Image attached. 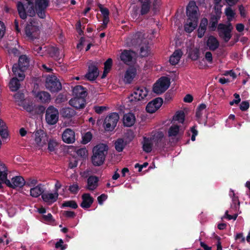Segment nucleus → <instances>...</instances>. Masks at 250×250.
<instances>
[{
  "label": "nucleus",
  "mask_w": 250,
  "mask_h": 250,
  "mask_svg": "<svg viewBox=\"0 0 250 250\" xmlns=\"http://www.w3.org/2000/svg\"><path fill=\"white\" fill-rule=\"evenodd\" d=\"M185 113L183 111H180L176 112L173 117V120L178 121L180 123H183L185 121Z\"/></svg>",
  "instance_id": "ea45409f"
},
{
  "label": "nucleus",
  "mask_w": 250,
  "mask_h": 250,
  "mask_svg": "<svg viewBox=\"0 0 250 250\" xmlns=\"http://www.w3.org/2000/svg\"><path fill=\"white\" fill-rule=\"evenodd\" d=\"M11 182L13 183V189L17 188H22L25 185V181L24 178L21 176H16L11 179Z\"/></svg>",
  "instance_id": "c85d7f7f"
},
{
  "label": "nucleus",
  "mask_w": 250,
  "mask_h": 250,
  "mask_svg": "<svg viewBox=\"0 0 250 250\" xmlns=\"http://www.w3.org/2000/svg\"><path fill=\"white\" fill-rule=\"evenodd\" d=\"M62 141L67 144H72L75 141V132L70 128H66L62 134Z\"/></svg>",
  "instance_id": "a211bd4d"
},
{
  "label": "nucleus",
  "mask_w": 250,
  "mask_h": 250,
  "mask_svg": "<svg viewBox=\"0 0 250 250\" xmlns=\"http://www.w3.org/2000/svg\"><path fill=\"white\" fill-rule=\"evenodd\" d=\"M233 27L231 23L227 22V24L220 23L217 26V32L219 36L222 38L225 42H228L232 37V31Z\"/></svg>",
  "instance_id": "423d86ee"
},
{
  "label": "nucleus",
  "mask_w": 250,
  "mask_h": 250,
  "mask_svg": "<svg viewBox=\"0 0 250 250\" xmlns=\"http://www.w3.org/2000/svg\"><path fill=\"white\" fill-rule=\"evenodd\" d=\"M48 53L50 56L55 60L60 61L62 57L60 55V51L58 48L54 46H51L48 49Z\"/></svg>",
  "instance_id": "72a5a7b5"
},
{
  "label": "nucleus",
  "mask_w": 250,
  "mask_h": 250,
  "mask_svg": "<svg viewBox=\"0 0 250 250\" xmlns=\"http://www.w3.org/2000/svg\"><path fill=\"white\" fill-rule=\"evenodd\" d=\"M92 133L88 131L84 134L82 137V143L83 144H86L89 143L92 139Z\"/></svg>",
  "instance_id": "37998d69"
},
{
  "label": "nucleus",
  "mask_w": 250,
  "mask_h": 250,
  "mask_svg": "<svg viewBox=\"0 0 250 250\" xmlns=\"http://www.w3.org/2000/svg\"><path fill=\"white\" fill-rule=\"evenodd\" d=\"M230 196L232 197L233 203L234 204L235 208H237L240 205V202L238 197L235 196V193L233 190L230 189L229 193Z\"/></svg>",
  "instance_id": "c03bdc74"
},
{
  "label": "nucleus",
  "mask_w": 250,
  "mask_h": 250,
  "mask_svg": "<svg viewBox=\"0 0 250 250\" xmlns=\"http://www.w3.org/2000/svg\"><path fill=\"white\" fill-rule=\"evenodd\" d=\"M153 146V142L150 137H143V149L146 153L150 152Z\"/></svg>",
  "instance_id": "cd10ccee"
},
{
  "label": "nucleus",
  "mask_w": 250,
  "mask_h": 250,
  "mask_svg": "<svg viewBox=\"0 0 250 250\" xmlns=\"http://www.w3.org/2000/svg\"><path fill=\"white\" fill-rule=\"evenodd\" d=\"M205 58L206 60L208 62H209V63L212 62V55L210 52H209V51L205 53Z\"/></svg>",
  "instance_id": "69168bd1"
},
{
  "label": "nucleus",
  "mask_w": 250,
  "mask_h": 250,
  "mask_svg": "<svg viewBox=\"0 0 250 250\" xmlns=\"http://www.w3.org/2000/svg\"><path fill=\"white\" fill-rule=\"evenodd\" d=\"M222 5H214V14H213V15H216L218 17H221V14H222Z\"/></svg>",
  "instance_id": "3c124183"
},
{
  "label": "nucleus",
  "mask_w": 250,
  "mask_h": 250,
  "mask_svg": "<svg viewBox=\"0 0 250 250\" xmlns=\"http://www.w3.org/2000/svg\"><path fill=\"white\" fill-rule=\"evenodd\" d=\"M62 208L69 207L73 209H76L78 207L76 202L74 200H69L64 201L62 204Z\"/></svg>",
  "instance_id": "79ce46f5"
},
{
  "label": "nucleus",
  "mask_w": 250,
  "mask_h": 250,
  "mask_svg": "<svg viewBox=\"0 0 250 250\" xmlns=\"http://www.w3.org/2000/svg\"><path fill=\"white\" fill-rule=\"evenodd\" d=\"M127 144V142L125 141L123 138H118L114 144L115 149L118 152H121L123 151Z\"/></svg>",
  "instance_id": "c9c22d12"
},
{
  "label": "nucleus",
  "mask_w": 250,
  "mask_h": 250,
  "mask_svg": "<svg viewBox=\"0 0 250 250\" xmlns=\"http://www.w3.org/2000/svg\"><path fill=\"white\" fill-rule=\"evenodd\" d=\"M119 116L117 113L113 112L107 116L104 122L103 126L106 131H112L116 127Z\"/></svg>",
  "instance_id": "9b49d317"
},
{
  "label": "nucleus",
  "mask_w": 250,
  "mask_h": 250,
  "mask_svg": "<svg viewBox=\"0 0 250 250\" xmlns=\"http://www.w3.org/2000/svg\"><path fill=\"white\" fill-rule=\"evenodd\" d=\"M150 137L153 142V145H154L155 149H162L165 147L166 143L163 132H155L154 134H152Z\"/></svg>",
  "instance_id": "ddd939ff"
},
{
  "label": "nucleus",
  "mask_w": 250,
  "mask_h": 250,
  "mask_svg": "<svg viewBox=\"0 0 250 250\" xmlns=\"http://www.w3.org/2000/svg\"><path fill=\"white\" fill-rule=\"evenodd\" d=\"M63 241L62 239H60L59 241H58L55 244V248L56 249H60L61 250H64L66 248V247L63 245Z\"/></svg>",
  "instance_id": "bf43d9fd"
},
{
  "label": "nucleus",
  "mask_w": 250,
  "mask_h": 250,
  "mask_svg": "<svg viewBox=\"0 0 250 250\" xmlns=\"http://www.w3.org/2000/svg\"><path fill=\"white\" fill-rule=\"evenodd\" d=\"M250 106V104L248 101H243L240 104V109L243 111H246Z\"/></svg>",
  "instance_id": "4d7b16f0"
},
{
  "label": "nucleus",
  "mask_w": 250,
  "mask_h": 250,
  "mask_svg": "<svg viewBox=\"0 0 250 250\" xmlns=\"http://www.w3.org/2000/svg\"><path fill=\"white\" fill-rule=\"evenodd\" d=\"M99 178L95 175H91L87 180L86 188L91 191L94 190L98 186Z\"/></svg>",
  "instance_id": "5701e85b"
},
{
  "label": "nucleus",
  "mask_w": 250,
  "mask_h": 250,
  "mask_svg": "<svg viewBox=\"0 0 250 250\" xmlns=\"http://www.w3.org/2000/svg\"><path fill=\"white\" fill-rule=\"evenodd\" d=\"M139 47H140V55L142 57L147 56L149 54V50L148 44L146 43V42H144Z\"/></svg>",
  "instance_id": "58836bf2"
},
{
  "label": "nucleus",
  "mask_w": 250,
  "mask_h": 250,
  "mask_svg": "<svg viewBox=\"0 0 250 250\" xmlns=\"http://www.w3.org/2000/svg\"><path fill=\"white\" fill-rule=\"evenodd\" d=\"M15 99L20 102H22L24 100V95L22 93H17L14 95Z\"/></svg>",
  "instance_id": "680f3d73"
},
{
  "label": "nucleus",
  "mask_w": 250,
  "mask_h": 250,
  "mask_svg": "<svg viewBox=\"0 0 250 250\" xmlns=\"http://www.w3.org/2000/svg\"><path fill=\"white\" fill-rule=\"evenodd\" d=\"M29 65V61L26 55H21L19 59L18 63H15L12 67V71L15 75L23 80L25 78L24 71L27 69Z\"/></svg>",
  "instance_id": "39448f33"
},
{
  "label": "nucleus",
  "mask_w": 250,
  "mask_h": 250,
  "mask_svg": "<svg viewBox=\"0 0 250 250\" xmlns=\"http://www.w3.org/2000/svg\"><path fill=\"white\" fill-rule=\"evenodd\" d=\"M207 45L210 50L214 51L218 48L219 42L216 37L210 36L207 41Z\"/></svg>",
  "instance_id": "bb28decb"
},
{
  "label": "nucleus",
  "mask_w": 250,
  "mask_h": 250,
  "mask_svg": "<svg viewBox=\"0 0 250 250\" xmlns=\"http://www.w3.org/2000/svg\"><path fill=\"white\" fill-rule=\"evenodd\" d=\"M148 89L144 86L135 87L134 91L128 97L129 101L133 103L144 99L148 95Z\"/></svg>",
  "instance_id": "1a4fd4ad"
},
{
  "label": "nucleus",
  "mask_w": 250,
  "mask_h": 250,
  "mask_svg": "<svg viewBox=\"0 0 250 250\" xmlns=\"http://www.w3.org/2000/svg\"><path fill=\"white\" fill-rule=\"evenodd\" d=\"M79 189L80 188L77 183L70 185L68 188L69 191L73 194H77Z\"/></svg>",
  "instance_id": "de8ad7c7"
},
{
  "label": "nucleus",
  "mask_w": 250,
  "mask_h": 250,
  "mask_svg": "<svg viewBox=\"0 0 250 250\" xmlns=\"http://www.w3.org/2000/svg\"><path fill=\"white\" fill-rule=\"evenodd\" d=\"M161 0H138V4L133 8L131 17L138 19L141 16H146L151 10L155 14L159 10Z\"/></svg>",
  "instance_id": "f03ea898"
},
{
  "label": "nucleus",
  "mask_w": 250,
  "mask_h": 250,
  "mask_svg": "<svg viewBox=\"0 0 250 250\" xmlns=\"http://www.w3.org/2000/svg\"><path fill=\"white\" fill-rule=\"evenodd\" d=\"M82 25L81 22L80 21H77L76 24V28L77 30V32L80 35H82L83 34V31L82 29Z\"/></svg>",
  "instance_id": "e2e57ef3"
},
{
  "label": "nucleus",
  "mask_w": 250,
  "mask_h": 250,
  "mask_svg": "<svg viewBox=\"0 0 250 250\" xmlns=\"http://www.w3.org/2000/svg\"><path fill=\"white\" fill-rule=\"evenodd\" d=\"M48 5V0H35V5L30 1L27 5L19 1L17 9L20 18L23 20L26 19L27 15L33 17L36 14L41 19H45L46 10Z\"/></svg>",
  "instance_id": "f257e3e1"
},
{
  "label": "nucleus",
  "mask_w": 250,
  "mask_h": 250,
  "mask_svg": "<svg viewBox=\"0 0 250 250\" xmlns=\"http://www.w3.org/2000/svg\"><path fill=\"white\" fill-rule=\"evenodd\" d=\"M45 87L52 93L60 91L62 86L59 80L54 75H48L45 80Z\"/></svg>",
  "instance_id": "6e6552de"
},
{
  "label": "nucleus",
  "mask_w": 250,
  "mask_h": 250,
  "mask_svg": "<svg viewBox=\"0 0 250 250\" xmlns=\"http://www.w3.org/2000/svg\"><path fill=\"white\" fill-rule=\"evenodd\" d=\"M107 198V195L105 194H102L98 197V201L99 204L102 205L103 202Z\"/></svg>",
  "instance_id": "338daca9"
},
{
  "label": "nucleus",
  "mask_w": 250,
  "mask_h": 250,
  "mask_svg": "<svg viewBox=\"0 0 250 250\" xmlns=\"http://www.w3.org/2000/svg\"><path fill=\"white\" fill-rule=\"evenodd\" d=\"M196 128V126L195 125L193 126L190 128V131L192 133V136L191 137V140L192 141H194L195 140L196 136L198 134V131Z\"/></svg>",
  "instance_id": "13d9d810"
},
{
  "label": "nucleus",
  "mask_w": 250,
  "mask_h": 250,
  "mask_svg": "<svg viewBox=\"0 0 250 250\" xmlns=\"http://www.w3.org/2000/svg\"><path fill=\"white\" fill-rule=\"evenodd\" d=\"M0 136L2 138H7L8 136L7 132V127L0 129Z\"/></svg>",
  "instance_id": "052dcab7"
},
{
  "label": "nucleus",
  "mask_w": 250,
  "mask_h": 250,
  "mask_svg": "<svg viewBox=\"0 0 250 250\" xmlns=\"http://www.w3.org/2000/svg\"><path fill=\"white\" fill-rule=\"evenodd\" d=\"M112 65V60L111 58H108L104 63V69L110 71Z\"/></svg>",
  "instance_id": "5fc2aeb1"
},
{
  "label": "nucleus",
  "mask_w": 250,
  "mask_h": 250,
  "mask_svg": "<svg viewBox=\"0 0 250 250\" xmlns=\"http://www.w3.org/2000/svg\"><path fill=\"white\" fill-rule=\"evenodd\" d=\"M76 153L82 158H85L87 155V150L85 147L77 149Z\"/></svg>",
  "instance_id": "49530a36"
},
{
  "label": "nucleus",
  "mask_w": 250,
  "mask_h": 250,
  "mask_svg": "<svg viewBox=\"0 0 250 250\" xmlns=\"http://www.w3.org/2000/svg\"><path fill=\"white\" fill-rule=\"evenodd\" d=\"M170 79L167 77H162L156 83L153 87L154 93L161 94L165 92L170 85Z\"/></svg>",
  "instance_id": "9d476101"
},
{
  "label": "nucleus",
  "mask_w": 250,
  "mask_h": 250,
  "mask_svg": "<svg viewBox=\"0 0 250 250\" xmlns=\"http://www.w3.org/2000/svg\"><path fill=\"white\" fill-rule=\"evenodd\" d=\"M43 221L47 222L48 223H52L55 222V219L53 218L52 215L49 213L47 215H43L42 216Z\"/></svg>",
  "instance_id": "09e8293b"
},
{
  "label": "nucleus",
  "mask_w": 250,
  "mask_h": 250,
  "mask_svg": "<svg viewBox=\"0 0 250 250\" xmlns=\"http://www.w3.org/2000/svg\"><path fill=\"white\" fill-rule=\"evenodd\" d=\"M179 132V126L178 125H172L168 131V134L169 137L176 136Z\"/></svg>",
  "instance_id": "a19ab883"
},
{
  "label": "nucleus",
  "mask_w": 250,
  "mask_h": 250,
  "mask_svg": "<svg viewBox=\"0 0 250 250\" xmlns=\"http://www.w3.org/2000/svg\"><path fill=\"white\" fill-rule=\"evenodd\" d=\"M39 32L38 26L34 25L32 21L27 24L25 28V34L29 39L33 40L37 38Z\"/></svg>",
  "instance_id": "f3484780"
},
{
  "label": "nucleus",
  "mask_w": 250,
  "mask_h": 250,
  "mask_svg": "<svg viewBox=\"0 0 250 250\" xmlns=\"http://www.w3.org/2000/svg\"><path fill=\"white\" fill-rule=\"evenodd\" d=\"M137 74V70L133 67H129L126 71L124 81L126 83H130Z\"/></svg>",
  "instance_id": "4be33fe9"
},
{
  "label": "nucleus",
  "mask_w": 250,
  "mask_h": 250,
  "mask_svg": "<svg viewBox=\"0 0 250 250\" xmlns=\"http://www.w3.org/2000/svg\"><path fill=\"white\" fill-rule=\"evenodd\" d=\"M62 214L68 218H74L76 215L75 212L70 210H65L63 212Z\"/></svg>",
  "instance_id": "864d4df0"
},
{
  "label": "nucleus",
  "mask_w": 250,
  "mask_h": 250,
  "mask_svg": "<svg viewBox=\"0 0 250 250\" xmlns=\"http://www.w3.org/2000/svg\"><path fill=\"white\" fill-rule=\"evenodd\" d=\"M16 77L13 78L10 81L9 87L12 91H16L20 88L21 80L20 78L18 79Z\"/></svg>",
  "instance_id": "f704fd0d"
},
{
  "label": "nucleus",
  "mask_w": 250,
  "mask_h": 250,
  "mask_svg": "<svg viewBox=\"0 0 250 250\" xmlns=\"http://www.w3.org/2000/svg\"><path fill=\"white\" fill-rule=\"evenodd\" d=\"M188 57L193 61H196L199 58V50L195 48L190 49L188 52Z\"/></svg>",
  "instance_id": "4c0bfd02"
},
{
  "label": "nucleus",
  "mask_w": 250,
  "mask_h": 250,
  "mask_svg": "<svg viewBox=\"0 0 250 250\" xmlns=\"http://www.w3.org/2000/svg\"><path fill=\"white\" fill-rule=\"evenodd\" d=\"M72 91L75 97L81 98L85 99L88 94L87 89L80 85L75 86Z\"/></svg>",
  "instance_id": "412c9836"
},
{
  "label": "nucleus",
  "mask_w": 250,
  "mask_h": 250,
  "mask_svg": "<svg viewBox=\"0 0 250 250\" xmlns=\"http://www.w3.org/2000/svg\"><path fill=\"white\" fill-rule=\"evenodd\" d=\"M5 27L3 22L0 21V39L2 38L5 33Z\"/></svg>",
  "instance_id": "0e129e2a"
},
{
  "label": "nucleus",
  "mask_w": 250,
  "mask_h": 250,
  "mask_svg": "<svg viewBox=\"0 0 250 250\" xmlns=\"http://www.w3.org/2000/svg\"><path fill=\"white\" fill-rule=\"evenodd\" d=\"M95 111L98 114H101L106 109V107L104 106H96L94 107Z\"/></svg>",
  "instance_id": "774afa93"
},
{
  "label": "nucleus",
  "mask_w": 250,
  "mask_h": 250,
  "mask_svg": "<svg viewBox=\"0 0 250 250\" xmlns=\"http://www.w3.org/2000/svg\"><path fill=\"white\" fill-rule=\"evenodd\" d=\"M163 103V100L162 98H156L147 104L146 110L149 113H153L160 108Z\"/></svg>",
  "instance_id": "2eb2a0df"
},
{
  "label": "nucleus",
  "mask_w": 250,
  "mask_h": 250,
  "mask_svg": "<svg viewBox=\"0 0 250 250\" xmlns=\"http://www.w3.org/2000/svg\"><path fill=\"white\" fill-rule=\"evenodd\" d=\"M58 196L59 194L57 192H55L54 193H43L42 194V199L45 202L52 204L57 201Z\"/></svg>",
  "instance_id": "393cba45"
},
{
  "label": "nucleus",
  "mask_w": 250,
  "mask_h": 250,
  "mask_svg": "<svg viewBox=\"0 0 250 250\" xmlns=\"http://www.w3.org/2000/svg\"><path fill=\"white\" fill-rule=\"evenodd\" d=\"M35 141L39 146H43L48 142V136L42 129H38L35 131Z\"/></svg>",
  "instance_id": "dca6fc26"
},
{
  "label": "nucleus",
  "mask_w": 250,
  "mask_h": 250,
  "mask_svg": "<svg viewBox=\"0 0 250 250\" xmlns=\"http://www.w3.org/2000/svg\"><path fill=\"white\" fill-rule=\"evenodd\" d=\"M145 39V34L142 32H137L128 37L125 41L127 46L129 47H138L141 46L145 42H146Z\"/></svg>",
  "instance_id": "0eeeda50"
},
{
  "label": "nucleus",
  "mask_w": 250,
  "mask_h": 250,
  "mask_svg": "<svg viewBox=\"0 0 250 250\" xmlns=\"http://www.w3.org/2000/svg\"><path fill=\"white\" fill-rule=\"evenodd\" d=\"M33 52L36 53V54H39L41 56H42L43 52H42V46L39 45H35L32 48Z\"/></svg>",
  "instance_id": "6e6d98bb"
},
{
  "label": "nucleus",
  "mask_w": 250,
  "mask_h": 250,
  "mask_svg": "<svg viewBox=\"0 0 250 250\" xmlns=\"http://www.w3.org/2000/svg\"><path fill=\"white\" fill-rule=\"evenodd\" d=\"M45 120L49 125L56 124L59 120L58 110L53 106H49L46 110Z\"/></svg>",
  "instance_id": "f8f14e48"
},
{
  "label": "nucleus",
  "mask_w": 250,
  "mask_h": 250,
  "mask_svg": "<svg viewBox=\"0 0 250 250\" xmlns=\"http://www.w3.org/2000/svg\"><path fill=\"white\" fill-rule=\"evenodd\" d=\"M134 52L131 50H124L121 53L120 59L126 64H128V63L130 62L133 58L132 53Z\"/></svg>",
  "instance_id": "a878e982"
},
{
  "label": "nucleus",
  "mask_w": 250,
  "mask_h": 250,
  "mask_svg": "<svg viewBox=\"0 0 250 250\" xmlns=\"http://www.w3.org/2000/svg\"><path fill=\"white\" fill-rule=\"evenodd\" d=\"M108 147L104 144H100L95 146L92 150L93 155L91 157V162L94 166L102 165L107 154Z\"/></svg>",
  "instance_id": "20e7f679"
},
{
  "label": "nucleus",
  "mask_w": 250,
  "mask_h": 250,
  "mask_svg": "<svg viewBox=\"0 0 250 250\" xmlns=\"http://www.w3.org/2000/svg\"><path fill=\"white\" fill-rule=\"evenodd\" d=\"M182 54L181 50H175L169 58V61L170 64L173 65L177 64L182 57Z\"/></svg>",
  "instance_id": "473e14b6"
},
{
  "label": "nucleus",
  "mask_w": 250,
  "mask_h": 250,
  "mask_svg": "<svg viewBox=\"0 0 250 250\" xmlns=\"http://www.w3.org/2000/svg\"><path fill=\"white\" fill-rule=\"evenodd\" d=\"M44 186L40 184L36 186V187L31 188L30 189V195L35 198L38 197L40 195H42L43 194L44 192Z\"/></svg>",
  "instance_id": "c756f323"
},
{
  "label": "nucleus",
  "mask_w": 250,
  "mask_h": 250,
  "mask_svg": "<svg viewBox=\"0 0 250 250\" xmlns=\"http://www.w3.org/2000/svg\"><path fill=\"white\" fill-rule=\"evenodd\" d=\"M0 167H2V174L0 175V181L3 182L7 178L6 167L4 164L0 163Z\"/></svg>",
  "instance_id": "a18cd8bd"
},
{
  "label": "nucleus",
  "mask_w": 250,
  "mask_h": 250,
  "mask_svg": "<svg viewBox=\"0 0 250 250\" xmlns=\"http://www.w3.org/2000/svg\"><path fill=\"white\" fill-rule=\"evenodd\" d=\"M98 7L100 9V10L102 13V14L104 17H107L109 15V10L105 7H104L103 5L101 4H99Z\"/></svg>",
  "instance_id": "603ef678"
},
{
  "label": "nucleus",
  "mask_w": 250,
  "mask_h": 250,
  "mask_svg": "<svg viewBox=\"0 0 250 250\" xmlns=\"http://www.w3.org/2000/svg\"><path fill=\"white\" fill-rule=\"evenodd\" d=\"M69 104L77 109H83L85 106L86 100L84 98L74 97L69 101Z\"/></svg>",
  "instance_id": "6ab92c4d"
},
{
  "label": "nucleus",
  "mask_w": 250,
  "mask_h": 250,
  "mask_svg": "<svg viewBox=\"0 0 250 250\" xmlns=\"http://www.w3.org/2000/svg\"><path fill=\"white\" fill-rule=\"evenodd\" d=\"M60 114L63 118L70 119L75 115L76 111L71 107H63L60 110Z\"/></svg>",
  "instance_id": "7c9ffc66"
},
{
  "label": "nucleus",
  "mask_w": 250,
  "mask_h": 250,
  "mask_svg": "<svg viewBox=\"0 0 250 250\" xmlns=\"http://www.w3.org/2000/svg\"><path fill=\"white\" fill-rule=\"evenodd\" d=\"M225 14L227 17V22L231 23L233 19L235 17V12L231 8V6H229L225 10Z\"/></svg>",
  "instance_id": "e433bc0d"
},
{
  "label": "nucleus",
  "mask_w": 250,
  "mask_h": 250,
  "mask_svg": "<svg viewBox=\"0 0 250 250\" xmlns=\"http://www.w3.org/2000/svg\"><path fill=\"white\" fill-rule=\"evenodd\" d=\"M48 149L49 151L52 152L55 150V147L57 145V143L53 140H48Z\"/></svg>",
  "instance_id": "8fccbe9b"
},
{
  "label": "nucleus",
  "mask_w": 250,
  "mask_h": 250,
  "mask_svg": "<svg viewBox=\"0 0 250 250\" xmlns=\"http://www.w3.org/2000/svg\"><path fill=\"white\" fill-rule=\"evenodd\" d=\"M198 7L194 0L189 2L186 8V13L188 19L184 25L185 30L188 33L192 32L197 27L198 17L197 11Z\"/></svg>",
  "instance_id": "7ed1b4c3"
},
{
  "label": "nucleus",
  "mask_w": 250,
  "mask_h": 250,
  "mask_svg": "<svg viewBox=\"0 0 250 250\" xmlns=\"http://www.w3.org/2000/svg\"><path fill=\"white\" fill-rule=\"evenodd\" d=\"M38 101L41 103H48L50 100V95L47 92L42 91L38 92L35 95Z\"/></svg>",
  "instance_id": "2f4dec72"
},
{
  "label": "nucleus",
  "mask_w": 250,
  "mask_h": 250,
  "mask_svg": "<svg viewBox=\"0 0 250 250\" xmlns=\"http://www.w3.org/2000/svg\"><path fill=\"white\" fill-rule=\"evenodd\" d=\"M99 74L97 63L90 62L88 64V72L85 75V77L89 81H94L99 76Z\"/></svg>",
  "instance_id": "4468645a"
},
{
  "label": "nucleus",
  "mask_w": 250,
  "mask_h": 250,
  "mask_svg": "<svg viewBox=\"0 0 250 250\" xmlns=\"http://www.w3.org/2000/svg\"><path fill=\"white\" fill-rule=\"evenodd\" d=\"M82 202L80 206L84 208H89L93 203L94 199L89 193H84L82 196Z\"/></svg>",
  "instance_id": "aec40b11"
},
{
  "label": "nucleus",
  "mask_w": 250,
  "mask_h": 250,
  "mask_svg": "<svg viewBox=\"0 0 250 250\" xmlns=\"http://www.w3.org/2000/svg\"><path fill=\"white\" fill-rule=\"evenodd\" d=\"M136 120L135 116L132 113L125 114L123 117V123L125 126L131 127L134 125Z\"/></svg>",
  "instance_id": "b1692460"
}]
</instances>
